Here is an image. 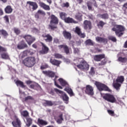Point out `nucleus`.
<instances>
[{
    "label": "nucleus",
    "instance_id": "obj_1",
    "mask_svg": "<svg viewBox=\"0 0 127 127\" xmlns=\"http://www.w3.org/2000/svg\"><path fill=\"white\" fill-rule=\"evenodd\" d=\"M93 59L94 61H96V62H100L98 64V66H104L107 64L108 62V60L106 59V55L104 54L96 55L93 56ZM102 59H104L102 61Z\"/></svg>",
    "mask_w": 127,
    "mask_h": 127
},
{
    "label": "nucleus",
    "instance_id": "obj_2",
    "mask_svg": "<svg viewBox=\"0 0 127 127\" xmlns=\"http://www.w3.org/2000/svg\"><path fill=\"white\" fill-rule=\"evenodd\" d=\"M112 31H115L116 35L118 37H121L124 35V31L126 30L125 26L122 25H115L112 29Z\"/></svg>",
    "mask_w": 127,
    "mask_h": 127
},
{
    "label": "nucleus",
    "instance_id": "obj_3",
    "mask_svg": "<svg viewBox=\"0 0 127 127\" xmlns=\"http://www.w3.org/2000/svg\"><path fill=\"white\" fill-rule=\"evenodd\" d=\"M22 62L25 66L28 68H31V67H33L35 65L36 59L34 57H29L24 59Z\"/></svg>",
    "mask_w": 127,
    "mask_h": 127
},
{
    "label": "nucleus",
    "instance_id": "obj_4",
    "mask_svg": "<svg viewBox=\"0 0 127 127\" xmlns=\"http://www.w3.org/2000/svg\"><path fill=\"white\" fill-rule=\"evenodd\" d=\"M50 24L49 25V27L51 28V30H54V29H56L57 28V24L59 23V19L55 15L52 14L50 16Z\"/></svg>",
    "mask_w": 127,
    "mask_h": 127
},
{
    "label": "nucleus",
    "instance_id": "obj_5",
    "mask_svg": "<svg viewBox=\"0 0 127 127\" xmlns=\"http://www.w3.org/2000/svg\"><path fill=\"white\" fill-rule=\"evenodd\" d=\"M94 85L96 86V88H97L98 90H99L100 92H102V91L112 92V90L109 88V87L104 83H102L98 81H95L94 82Z\"/></svg>",
    "mask_w": 127,
    "mask_h": 127
},
{
    "label": "nucleus",
    "instance_id": "obj_6",
    "mask_svg": "<svg viewBox=\"0 0 127 127\" xmlns=\"http://www.w3.org/2000/svg\"><path fill=\"white\" fill-rule=\"evenodd\" d=\"M22 38L25 39L29 46H31V44L36 40V38H35V37H32V36L30 35H23L22 36Z\"/></svg>",
    "mask_w": 127,
    "mask_h": 127
},
{
    "label": "nucleus",
    "instance_id": "obj_7",
    "mask_svg": "<svg viewBox=\"0 0 127 127\" xmlns=\"http://www.w3.org/2000/svg\"><path fill=\"white\" fill-rule=\"evenodd\" d=\"M6 51H7V50L6 48H4L0 45V53H2L0 55L1 59H5V60H9L10 58H9L8 54H7V53H5Z\"/></svg>",
    "mask_w": 127,
    "mask_h": 127
},
{
    "label": "nucleus",
    "instance_id": "obj_8",
    "mask_svg": "<svg viewBox=\"0 0 127 127\" xmlns=\"http://www.w3.org/2000/svg\"><path fill=\"white\" fill-rule=\"evenodd\" d=\"M103 98L105 100V101H107L109 103H112L113 104L117 102V99H116V97H115L114 95L111 94H105L103 96Z\"/></svg>",
    "mask_w": 127,
    "mask_h": 127
},
{
    "label": "nucleus",
    "instance_id": "obj_9",
    "mask_svg": "<svg viewBox=\"0 0 127 127\" xmlns=\"http://www.w3.org/2000/svg\"><path fill=\"white\" fill-rule=\"evenodd\" d=\"M85 94L89 96H94V87L90 85H87L85 87L82 89Z\"/></svg>",
    "mask_w": 127,
    "mask_h": 127
},
{
    "label": "nucleus",
    "instance_id": "obj_10",
    "mask_svg": "<svg viewBox=\"0 0 127 127\" xmlns=\"http://www.w3.org/2000/svg\"><path fill=\"white\" fill-rule=\"evenodd\" d=\"M77 68L78 69H80V70H89V68H90V65L85 61H81L80 63L79 64L77 65Z\"/></svg>",
    "mask_w": 127,
    "mask_h": 127
},
{
    "label": "nucleus",
    "instance_id": "obj_11",
    "mask_svg": "<svg viewBox=\"0 0 127 127\" xmlns=\"http://www.w3.org/2000/svg\"><path fill=\"white\" fill-rule=\"evenodd\" d=\"M42 37L47 43H51L53 41V37L50 34H44L42 35Z\"/></svg>",
    "mask_w": 127,
    "mask_h": 127
},
{
    "label": "nucleus",
    "instance_id": "obj_12",
    "mask_svg": "<svg viewBox=\"0 0 127 127\" xmlns=\"http://www.w3.org/2000/svg\"><path fill=\"white\" fill-rule=\"evenodd\" d=\"M17 48L19 50H21L22 49H25V48H28V45H27V44L26 42H25V41L22 40L19 42L17 46Z\"/></svg>",
    "mask_w": 127,
    "mask_h": 127
},
{
    "label": "nucleus",
    "instance_id": "obj_13",
    "mask_svg": "<svg viewBox=\"0 0 127 127\" xmlns=\"http://www.w3.org/2000/svg\"><path fill=\"white\" fill-rule=\"evenodd\" d=\"M27 3L29 5V8L32 10H36L38 8V5L36 2L28 1Z\"/></svg>",
    "mask_w": 127,
    "mask_h": 127
},
{
    "label": "nucleus",
    "instance_id": "obj_14",
    "mask_svg": "<svg viewBox=\"0 0 127 127\" xmlns=\"http://www.w3.org/2000/svg\"><path fill=\"white\" fill-rule=\"evenodd\" d=\"M74 33H76V34H77V35L81 38H85V37H86L85 33H82V31H81V28L78 26L75 27Z\"/></svg>",
    "mask_w": 127,
    "mask_h": 127
},
{
    "label": "nucleus",
    "instance_id": "obj_15",
    "mask_svg": "<svg viewBox=\"0 0 127 127\" xmlns=\"http://www.w3.org/2000/svg\"><path fill=\"white\" fill-rule=\"evenodd\" d=\"M42 73L50 78H54L55 77V72L52 70H43Z\"/></svg>",
    "mask_w": 127,
    "mask_h": 127
},
{
    "label": "nucleus",
    "instance_id": "obj_16",
    "mask_svg": "<svg viewBox=\"0 0 127 127\" xmlns=\"http://www.w3.org/2000/svg\"><path fill=\"white\" fill-rule=\"evenodd\" d=\"M42 45V50L40 51V53L42 54H47L49 51V48L46 46V45L43 43H41Z\"/></svg>",
    "mask_w": 127,
    "mask_h": 127
},
{
    "label": "nucleus",
    "instance_id": "obj_17",
    "mask_svg": "<svg viewBox=\"0 0 127 127\" xmlns=\"http://www.w3.org/2000/svg\"><path fill=\"white\" fill-rule=\"evenodd\" d=\"M37 124L39 127H42L47 126L48 122L43 119L39 118L37 120Z\"/></svg>",
    "mask_w": 127,
    "mask_h": 127
},
{
    "label": "nucleus",
    "instance_id": "obj_18",
    "mask_svg": "<svg viewBox=\"0 0 127 127\" xmlns=\"http://www.w3.org/2000/svg\"><path fill=\"white\" fill-rule=\"evenodd\" d=\"M58 47L59 49H62V48H63L65 54H70V49L69 48V47H68V46L66 45H61L58 46Z\"/></svg>",
    "mask_w": 127,
    "mask_h": 127
},
{
    "label": "nucleus",
    "instance_id": "obj_19",
    "mask_svg": "<svg viewBox=\"0 0 127 127\" xmlns=\"http://www.w3.org/2000/svg\"><path fill=\"white\" fill-rule=\"evenodd\" d=\"M12 125L14 127H21V121L18 118H16L15 121L12 122Z\"/></svg>",
    "mask_w": 127,
    "mask_h": 127
},
{
    "label": "nucleus",
    "instance_id": "obj_20",
    "mask_svg": "<svg viewBox=\"0 0 127 127\" xmlns=\"http://www.w3.org/2000/svg\"><path fill=\"white\" fill-rule=\"evenodd\" d=\"M48 92L50 95H52V96H54L55 95V92L57 94H62V91L57 88L50 89L49 90Z\"/></svg>",
    "mask_w": 127,
    "mask_h": 127
},
{
    "label": "nucleus",
    "instance_id": "obj_21",
    "mask_svg": "<svg viewBox=\"0 0 127 127\" xmlns=\"http://www.w3.org/2000/svg\"><path fill=\"white\" fill-rule=\"evenodd\" d=\"M83 27L86 30H87V29H92V23H91V21L85 20L84 21Z\"/></svg>",
    "mask_w": 127,
    "mask_h": 127
},
{
    "label": "nucleus",
    "instance_id": "obj_22",
    "mask_svg": "<svg viewBox=\"0 0 127 127\" xmlns=\"http://www.w3.org/2000/svg\"><path fill=\"white\" fill-rule=\"evenodd\" d=\"M46 15V13H45V12H44V11L39 9L35 14V18H37V19H39V16H40V15H43V16H45Z\"/></svg>",
    "mask_w": 127,
    "mask_h": 127
},
{
    "label": "nucleus",
    "instance_id": "obj_23",
    "mask_svg": "<svg viewBox=\"0 0 127 127\" xmlns=\"http://www.w3.org/2000/svg\"><path fill=\"white\" fill-rule=\"evenodd\" d=\"M96 40L97 41V42L104 43V44H107L108 43V39L107 38H102L101 37H97L96 38Z\"/></svg>",
    "mask_w": 127,
    "mask_h": 127
},
{
    "label": "nucleus",
    "instance_id": "obj_24",
    "mask_svg": "<svg viewBox=\"0 0 127 127\" xmlns=\"http://www.w3.org/2000/svg\"><path fill=\"white\" fill-rule=\"evenodd\" d=\"M50 62L52 65L57 66V67H59L60 64H61V61L55 59H50Z\"/></svg>",
    "mask_w": 127,
    "mask_h": 127
},
{
    "label": "nucleus",
    "instance_id": "obj_25",
    "mask_svg": "<svg viewBox=\"0 0 127 127\" xmlns=\"http://www.w3.org/2000/svg\"><path fill=\"white\" fill-rule=\"evenodd\" d=\"M63 34L65 39L71 40V39L72 38V35L71 34V33L65 30L63 31Z\"/></svg>",
    "mask_w": 127,
    "mask_h": 127
},
{
    "label": "nucleus",
    "instance_id": "obj_26",
    "mask_svg": "<svg viewBox=\"0 0 127 127\" xmlns=\"http://www.w3.org/2000/svg\"><path fill=\"white\" fill-rule=\"evenodd\" d=\"M39 4L41 7H42V8L45 10H50V7L49 5H46L45 3L41 2V1H39Z\"/></svg>",
    "mask_w": 127,
    "mask_h": 127
},
{
    "label": "nucleus",
    "instance_id": "obj_27",
    "mask_svg": "<svg viewBox=\"0 0 127 127\" xmlns=\"http://www.w3.org/2000/svg\"><path fill=\"white\" fill-rule=\"evenodd\" d=\"M64 22L66 23H78V22L75 21L73 18L70 17H66L64 20Z\"/></svg>",
    "mask_w": 127,
    "mask_h": 127
},
{
    "label": "nucleus",
    "instance_id": "obj_28",
    "mask_svg": "<svg viewBox=\"0 0 127 127\" xmlns=\"http://www.w3.org/2000/svg\"><path fill=\"white\" fill-rule=\"evenodd\" d=\"M60 94H62V98L63 101L66 102V104H68V101H69V97H68V95H67L66 93L63 92V91H62V93Z\"/></svg>",
    "mask_w": 127,
    "mask_h": 127
},
{
    "label": "nucleus",
    "instance_id": "obj_29",
    "mask_svg": "<svg viewBox=\"0 0 127 127\" xmlns=\"http://www.w3.org/2000/svg\"><path fill=\"white\" fill-rule=\"evenodd\" d=\"M0 35H2L4 38H7L9 34L7 31L4 29L0 30Z\"/></svg>",
    "mask_w": 127,
    "mask_h": 127
},
{
    "label": "nucleus",
    "instance_id": "obj_30",
    "mask_svg": "<svg viewBox=\"0 0 127 127\" xmlns=\"http://www.w3.org/2000/svg\"><path fill=\"white\" fill-rule=\"evenodd\" d=\"M12 10H13V9H12V7H11V6L10 5H7L4 8L5 12L6 13H7L8 14H9V13H11V12H12Z\"/></svg>",
    "mask_w": 127,
    "mask_h": 127
},
{
    "label": "nucleus",
    "instance_id": "obj_31",
    "mask_svg": "<svg viewBox=\"0 0 127 127\" xmlns=\"http://www.w3.org/2000/svg\"><path fill=\"white\" fill-rule=\"evenodd\" d=\"M21 116L24 118H27L29 117V113L27 110H24L20 112Z\"/></svg>",
    "mask_w": 127,
    "mask_h": 127
},
{
    "label": "nucleus",
    "instance_id": "obj_32",
    "mask_svg": "<svg viewBox=\"0 0 127 127\" xmlns=\"http://www.w3.org/2000/svg\"><path fill=\"white\" fill-rule=\"evenodd\" d=\"M15 84L17 85V86H19L21 87V88H25V87H26V85H24L23 82L20 80H17L15 82Z\"/></svg>",
    "mask_w": 127,
    "mask_h": 127
},
{
    "label": "nucleus",
    "instance_id": "obj_33",
    "mask_svg": "<svg viewBox=\"0 0 127 127\" xmlns=\"http://www.w3.org/2000/svg\"><path fill=\"white\" fill-rule=\"evenodd\" d=\"M64 91H66L69 95L72 97V96H74V93L73 92V90L71 88L66 87L64 89Z\"/></svg>",
    "mask_w": 127,
    "mask_h": 127
},
{
    "label": "nucleus",
    "instance_id": "obj_34",
    "mask_svg": "<svg viewBox=\"0 0 127 127\" xmlns=\"http://www.w3.org/2000/svg\"><path fill=\"white\" fill-rule=\"evenodd\" d=\"M124 81H125V77L124 76H118L116 79L117 83H121V84L124 83Z\"/></svg>",
    "mask_w": 127,
    "mask_h": 127
},
{
    "label": "nucleus",
    "instance_id": "obj_35",
    "mask_svg": "<svg viewBox=\"0 0 127 127\" xmlns=\"http://www.w3.org/2000/svg\"><path fill=\"white\" fill-rule=\"evenodd\" d=\"M26 120V126H27L28 127H30L32 125V119H31V118H27Z\"/></svg>",
    "mask_w": 127,
    "mask_h": 127
},
{
    "label": "nucleus",
    "instance_id": "obj_36",
    "mask_svg": "<svg viewBox=\"0 0 127 127\" xmlns=\"http://www.w3.org/2000/svg\"><path fill=\"white\" fill-rule=\"evenodd\" d=\"M85 45H88V46H94V42L91 39H87L85 42Z\"/></svg>",
    "mask_w": 127,
    "mask_h": 127
},
{
    "label": "nucleus",
    "instance_id": "obj_37",
    "mask_svg": "<svg viewBox=\"0 0 127 127\" xmlns=\"http://www.w3.org/2000/svg\"><path fill=\"white\" fill-rule=\"evenodd\" d=\"M59 81L60 82L61 85L63 86V87H65V86H67L68 85V83L63 78H60L59 79Z\"/></svg>",
    "mask_w": 127,
    "mask_h": 127
},
{
    "label": "nucleus",
    "instance_id": "obj_38",
    "mask_svg": "<svg viewBox=\"0 0 127 127\" xmlns=\"http://www.w3.org/2000/svg\"><path fill=\"white\" fill-rule=\"evenodd\" d=\"M54 104L53 102L51 101L45 100V102L44 103V106L46 107V106H48L49 107H52Z\"/></svg>",
    "mask_w": 127,
    "mask_h": 127
},
{
    "label": "nucleus",
    "instance_id": "obj_39",
    "mask_svg": "<svg viewBox=\"0 0 127 127\" xmlns=\"http://www.w3.org/2000/svg\"><path fill=\"white\" fill-rule=\"evenodd\" d=\"M98 16L102 18L103 19H109V14L108 13H104L103 14H99Z\"/></svg>",
    "mask_w": 127,
    "mask_h": 127
},
{
    "label": "nucleus",
    "instance_id": "obj_40",
    "mask_svg": "<svg viewBox=\"0 0 127 127\" xmlns=\"http://www.w3.org/2000/svg\"><path fill=\"white\" fill-rule=\"evenodd\" d=\"M60 18H61V19H62L63 20H64V21L65 19H66V13L61 12V13H60Z\"/></svg>",
    "mask_w": 127,
    "mask_h": 127
},
{
    "label": "nucleus",
    "instance_id": "obj_41",
    "mask_svg": "<svg viewBox=\"0 0 127 127\" xmlns=\"http://www.w3.org/2000/svg\"><path fill=\"white\" fill-rule=\"evenodd\" d=\"M106 24V23L104 22L103 21H100L97 24V26L100 28V27H101V28H103L104 27V25Z\"/></svg>",
    "mask_w": 127,
    "mask_h": 127
},
{
    "label": "nucleus",
    "instance_id": "obj_42",
    "mask_svg": "<svg viewBox=\"0 0 127 127\" xmlns=\"http://www.w3.org/2000/svg\"><path fill=\"white\" fill-rule=\"evenodd\" d=\"M118 61L119 62H121L122 63H126L127 61V58H123L122 57H120L118 58Z\"/></svg>",
    "mask_w": 127,
    "mask_h": 127
},
{
    "label": "nucleus",
    "instance_id": "obj_43",
    "mask_svg": "<svg viewBox=\"0 0 127 127\" xmlns=\"http://www.w3.org/2000/svg\"><path fill=\"white\" fill-rule=\"evenodd\" d=\"M57 78H58V76L56 75L55 78L54 79L55 86H56L58 88H59V89H63V88L61 86L59 85V84L57 83V82H56V79H57Z\"/></svg>",
    "mask_w": 127,
    "mask_h": 127
},
{
    "label": "nucleus",
    "instance_id": "obj_44",
    "mask_svg": "<svg viewBox=\"0 0 127 127\" xmlns=\"http://www.w3.org/2000/svg\"><path fill=\"white\" fill-rule=\"evenodd\" d=\"M96 73L95 71V68L94 67H91L90 71L89 72V74L91 75V76H94Z\"/></svg>",
    "mask_w": 127,
    "mask_h": 127
},
{
    "label": "nucleus",
    "instance_id": "obj_45",
    "mask_svg": "<svg viewBox=\"0 0 127 127\" xmlns=\"http://www.w3.org/2000/svg\"><path fill=\"white\" fill-rule=\"evenodd\" d=\"M54 56H55V58H56L57 59H61L63 58V56H62V55L58 53L55 54Z\"/></svg>",
    "mask_w": 127,
    "mask_h": 127
},
{
    "label": "nucleus",
    "instance_id": "obj_46",
    "mask_svg": "<svg viewBox=\"0 0 127 127\" xmlns=\"http://www.w3.org/2000/svg\"><path fill=\"white\" fill-rule=\"evenodd\" d=\"M87 4V6L88 7V9L89 10H93V7H92V2H91V1H88L86 3Z\"/></svg>",
    "mask_w": 127,
    "mask_h": 127
},
{
    "label": "nucleus",
    "instance_id": "obj_47",
    "mask_svg": "<svg viewBox=\"0 0 127 127\" xmlns=\"http://www.w3.org/2000/svg\"><path fill=\"white\" fill-rule=\"evenodd\" d=\"M39 86V85H38V84L34 83L33 84L30 85V88H31V89H33V90H35V88H38Z\"/></svg>",
    "mask_w": 127,
    "mask_h": 127
},
{
    "label": "nucleus",
    "instance_id": "obj_48",
    "mask_svg": "<svg viewBox=\"0 0 127 127\" xmlns=\"http://www.w3.org/2000/svg\"><path fill=\"white\" fill-rule=\"evenodd\" d=\"M13 31L14 32V33H15V34H16V35H18L20 34V30H19V29H18L17 28H14Z\"/></svg>",
    "mask_w": 127,
    "mask_h": 127
},
{
    "label": "nucleus",
    "instance_id": "obj_49",
    "mask_svg": "<svg viewBox=\"0 0 127 127\" xmlns=\"http://www.w3.org/2000/svg\"><path fill=\"white\" fill-rule=\"evenodd\" d=\"M114 87L115 89L118 90V89H120V87H121V84L119 83H115L114 84Z\"/></svg>",
    "mask_w": 127,
    "mask_h": 127
},
{
    "label": "nucleus",
    "instance_id": "obj_50",
    "mask_svg": "<svg viewBox=\"0 0 127 127\" xmlns=\"http://www.w3.org/2000/svg\"><path fill=\"white\" fill-rule=\"evenodd\" d=\"M107 112L108 114L110 115V116H112V117H114L115 116V112H114L113 110H108Z\"/></svg>",
    "mask_w": 127,
    "mask_h": 127
},
{
    "label": "nucleus",
    "instance_id": "obj_51",
    "mask_svg": "<svg viewBox=\"0 0 127 127\" xmlns=\"http://www.w3.org/2000/svg\"><path fill=\"white\" fill-rule=\"evenodd\" d=\"M69 2H66L65 3H63L62 4V7H69Z\"/></svg>",
    "mask_w": 127,
    "mask_h": 127
},
{
    "label": "nucleus",
    "instance_id": "obj_52",
    "mask_svg": "<svg viewBox=\"0 0 127 127\" xmlns=\"http://www.w3.org/2000/svg\"><path fill=\"white\" fill-rule=\"evenodd\" d=\"M28 100H33V98L32 96H28L27 97L24 98L25 102H27Z\"/></svg>",
    "mask_w": 127,
    "mask_h": 127
},
{
    "label": "nucleus",
    "instance_id": "obj_53",
    "mask_svg": "<svg viewBox=\"0 0 127 127\" xmlns=\"http://www.w3.org/2000/svg\"><path fill=\"white\" fill-rule=\"evenodd\" d=\"M108 38L109 40H111L113 42H117V38L115 37H109Z\"/></svg>",
    "mask_w": 127,
    "mask_h": 127
},
{
    "label": "nucleus",
    "instance_id": "obj_54",
    "mask_svg": "<svg viewBox=\"0 0 127 127\" xmlns=\"http://www.w3.org/2000/svg\"><path fill=\"white\" fill-rule=\"evenodd\" d=\"M47 68H48V64L42 65L40 67L41 70H44V69H47Z\"/></svg>",
    "mask_w": 127,
    "mask_h": 127
},
{
    "label": "nucleus",
    "instance_id": "obj_55",
    "mask_svg": "<svg viewBox=\"0 0 127 127\" xmlns=\"http://www.w3.org/2000/svg\"><path fill=\"white\" fill-rule=\"evenodd\" d=\"M75 18L77 20H79L80 21H81V20H82V16H81L80 15H76L75 16Z\"/></svg>",
    "mask_w": 127,
    "mask_h": 127
},
{
    "label": "nucleus",
    "instance_id": "obj_56",
    "mask_svg": "<svg viewBox=\"0 0 127 127\" xmlns=\"http://www.w3.org/2000/svg\"><path fill=\"white\" fill-rule=\"evenodd\" d=\"M4 20L5 21V22L7 23H9V19L8 18V16L5 15L4 17Z\"/></svg>",
    "mask_w": 127,
    "mask_h": 127
},
{
    "label": "nucleus",
    "instance_id": "obj_57",
    "mask_svg": "<svg viewBox=\"0 0 127 127\" xmlns=\"http://www.w3.org/2000/svg\"><path fill=\"white\" fill-rule=\"evenodd\" d=\"M25 56H27V50L24 51L23 52L22 57L23 58L24 57H25Z\"/></svg>",
    "mask_w": 127,
    "mask_h": 127
},
{
    "label": "nucleus",
    "instance_id": "obj_58",
    "mask_svg": "<svg viewBox=\"0 0 127 127\" xmlns=\"http://www.w3.org/2000/svg\"><path fill=\"white\" fill-rule=\"evenodd\" d=\"M54 43H55L56 44H57L58 43H59V39H58V38H54Z\"/></svg>",
    "mask_w": 127,
    "mask_h": 127
},
{
    "label": "nucleus",
    "instance_id": "obj_59",
    "mask_svg": "<svg viewBox=\"0 0 127 127\" xmlns=\"http://www.w3.org/2000/svg\"><path fill=\"white\" fill-rule=\"evenodd\" d=\"M74 53L75 54H78L79 53V52H80V50H79V49L75 48L74 49Z\"/></svg>",
    "mask_w": 127,
    "mask_h": 127
},
{
    "label": "nucleus",
    "instance_id": "obj_60",
    "mask_svg": "<svg viewBox=\"0 0 127 127\" xmlns=\"http://www.w3.org/2000/svg\"><path fill=\"white\" fill-rule=\"evenodd\" d=\"M3 15V10L1 8H0V16Z\"/></svg>",
    "mask_w": 127,
    "mask_h": 127
},
{
    "label": "nucleus",
    "instance_id": "obj_61",
    "mask_svg": "<svg viewBox=\"0 0 127 127\" xmlns=\"http://www.w3.org/2000/svg\"><path fill=\"white\" fill-rule=\"evenodd\" d=\"M59 118H60V120H61V121H63V114H61L60 115H59Z\"/></svg>",
    "mask_w": 127,
    "mask_h": 127
},
{
    "label": "nucleus",
    "instance_id": "obj_62",
    "mask_svg": "<svg viewBox=\"0 0 127 127\" xmlns=\"http://www.w3.org/2000/svg\"><path fill=\"white\" fill-rule=\"evenodd\" d=\"M32 46L33 48H37V45H36V44H33Z\"/></svg>",
    "mask_w": 127,
    "mask_h": 127
},
{
    "label": "nucleus",
    "instance_id": "obj_63",
    "mask_svg": "<svg viewBox=\"0 0 127 127\" xmlns=\"http://www.w3.org/2000/svg\"><path fill=\"white\" fill-rule=\"evenodd\" d=\"M26 83L27 85H29V84H31V83H32V82L30 80H28L26 82Z\"/></svg>",
    "mask_w": 127,
    "mask_h": 127
},
{
    "label": "nucleus",
    "instance_id": "obj_64",
    "mask_svg": "<svg viewBox=\"0 0 127 127\" xmlns=\"http://www.w3.org/2000/svg\"><path fill=\"white\" fill-rule=\"evenodd\" d=\"M62 121H63V120H61V119H58L57 122L59 124H61V123L62 122Z\"/></svg>",
    "mask_w": 127,
    "mask_h": 127
}]
</instances>
